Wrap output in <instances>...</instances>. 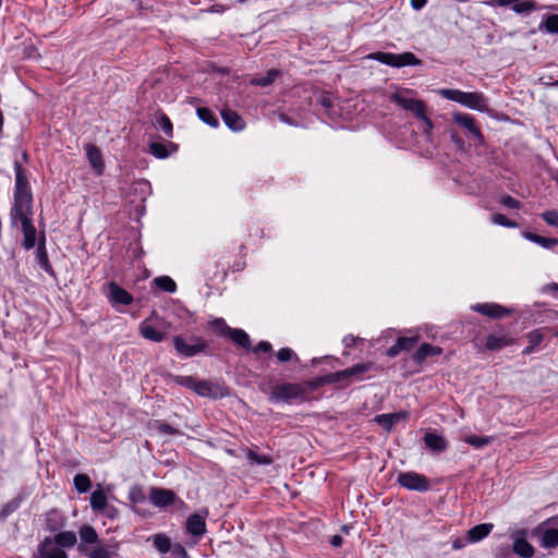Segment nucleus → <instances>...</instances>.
<instances>
[{
  "label": "nucleus",
  "mask_w": 558,
  "mask_h": 558,
  "mask_svg": "<svg viewBox=\"0 0 558 558\" xmlns=\"http://www.w3.org/2000/svg\"><path fill=\"white\" fill-rule=\"evenodd\" d=\"M438 94L445 99L456 101L472 110L481 112L487 111V99L481 92L466 93L460 89L442 88L438 90Z\"/></svg>",
  "instance_id": "obj_1"
},
{
  "label": "nucleus",
  "mask_w": 558,
  "mask_h": 558,
  "mask_svg": "<svg viewBox=\"0 0 558 558\" xmlns=\"http://www.w3.org/2000/svg\"><path fill=\"white\" fill-rule=\"evenodd\" d=\"M11 221L12 225H16L17 221L21 222L22 231H23V247L25 250H31L36 244V228L33 225L32 216H33V206L22 207V208H12L11 209Z\"/></svg>",
  "instance_id": "obj_2"
},
{
  "label": "nucleus",
  "mask_w": 558,
  "mask_h": 558,
  "mask_svg": "<svg viewBox=\"0 0 558 558\" xmlns=\"http://www.w3.org/2000/svg\"><path fill=\"white\" fill-rule=\"evenodd\" d=\"M15 189L14 204L12 208H22L33 206V195L29 190L28 180L25 170L19 160L14 161Z\"/></svg>",
  "instance_id": "obj_3"
},
{
  "label": "nucleus",
  "mask_w": 558,
  "mask_h": 558,
  "mask_svg": "<svg viewBox=\"0 0 558 558\" xmlns=\"http://www.w3.org/2000/svg\"><path fill=\"white\" fill-rule=\"evenodd\" d=\"M368 58L395 68L418 65L422 63V61L412 52H403L399 54L391 52H375L369 54Z\"/></svg>",
  "instance_id": "obj_4"
},
{
  "label": "nucleus",
  "mask_w": 558,
  "mask_h": 558,
  "mask_svg": "<svg viewBox=\"0 0 558 558\" xmlns=\"http://www.w3.org/2000/svg\"><path fill=\"white\" fill-rule=\"evenodd\" d=\"M397 483L409 490L427 492L430 488L429 480L413 471L399 473Z\"/></svg>",
  "instance_id": "obj_5"
},
{
  "label": "nucleus",
  "mask_w": 558,
  "mask_h": 558,
  "mask_svg": "<svg viewBox=\"0 0 558 558\" xmlns=\"http://www.w3.org/2000/svg\"><path fill=\"white\" fill-rule=\"evenodd\" d=\"M305 393V388L299 384L286 383L277 385L272 388L270 400L272 401H289L296 399Z\"/></svg>",
  "instance_id": "obj_6"
},
{
  "label": "nucleus",
  "mask_w": 558,
  "mask_h": 558,
  "mask_svg": "<svg viewBox=\"0 0 558 558\" xmlns=\"http://www.w3.org/2000/svg\"><path fill=\"white\" fill-rule=\"evenodd\" d=\"M527 531L525 529L517 530L512 533L513 539L512 550L515 555L522 558H532L535 554V549L532 544L526 539Z\"/></svg>",
  "instance_id": "obj_7"
},
{
  "label": "nucleus",
  "mask_w": 558,
  "mask_h": 558,
  "mask_svg": "<svg viewBox=\"0 0 558 558\" xmlns=\"http://www.w3.org/2000/svg\"><path fill=\"white\" fill-rule=\"evenodd\" d=\"M193 341V343H186L182 337L175 336L173 338V345L179 354L190 357L198 354L206 348V343L202 339L196 338Z\"/></svg>",
  "instance_id": "obj_8"
},
{
  "label": "nucleus",
  "mask_w": 558,
  "mask_h": 558,
  "mask_svg": "<svg viewBox=\"0 0 558 558\" xmlns=\"http://www.w3.org/2000/svg\"><path fill=\"white\" fill-rule=\"evenodd\" d=\"M452 119L458 125L466 129L478 141L480 144H483L484 136L481 130L476 126L475 119L472 116L468 113L456 112L453 113Z\"/></svg>",
  "instance_id": "obj_9"
},
{
  "label": "nucleus",
  "mask_w": 558,
  "mask_h": 558,
  "mask_svg": "<svg viewBox=\"0 0 558 558\" xmlns=\"http://www.w3.org/2000/svg\"><path fill=\"white\" fill-rule=\"evenodd\" d=\"M109 300L112 304L130 305L133 302V296L116 282L108 284Z\"/></svg>",
  "instance_id": "obj_10"
},
{
  "label": "nucleus",
  "mask_w": 558,
  "mask_h": 558,
  "mask_svg": "<svg viewBox=\"0 0 558 558\" xmlns=\"http://www.w3.org/2000/svg\"><path fill=\"white\" fill-rule=\"evenodd\" d=\"M149 498L155 506L167 507L174 502L175 494L165 488H151Z\"/></svg>",
  "instance_id": "obj_11"
},
{
  "label": "nucleus",
  "mask_w": 558,
  "mask_h": 558,
  "mask_svg": "<svg viewBox=\"0 0 558 558\" xmlns=\"http://www.w3.org/2000/svg\"><path fill=\"white\" fill-rule=\"evenodd\" d=\"M207 510L205 511V515H201L198 513L191 514L186 520V530L190 534L194 536H203L206 533V522L205 517L207 515Z\"/></svg>",
  "instance_id": "obj_12"
},
{
  "label": "nucleus",
  "mask_w": 558,
  "mask_h": 558,
  "mask_svg": "<svg viewBox=\"0 0 558 558\" xmlns=\"http://www.w3.org/2000/svg\"><path fill=\"white\" fill-rule=\"evenodd\" d=\"M85 151H86V156H87V159H88L92 168L98 174H101L105 169V162L102 160V154H101L100 149L93 144H86Z\"/></svg>",
  "instance_id": "obj_13"
},
{
  "label": "nucleus",
  "mask_w": 558,
  "mask_h": 558,
  "mask_svg": "<svg viewBox=\"0 0 558 558\" xmlns=\"http://www.w3.org/2000/svg\"><path fill=\"white\" fill-rule=\"evenodd\" d=\"M221 118L225 124L232 131H242L245 126L242 117L229 108L221 110Z\"/></svg>",
  "instance_id": "obj_14"
},
{
  "label": "nucleus",
  "mask_w": 558,
  "mask_h": 558,
  "mask_svg": "<svg viewBox=\"0 0 558 558\" xmlns=\"http://www.w3.org/2000/svg\"><path fill=\"white\" fill-rule=\"evenodd\" d=\"M473 310L493 318H499L510 313L508 308L494 303L477 304L473 307Z\"/></svg>",
  "instance_id": "obj_15"
},
{
  "label": "nucleus",
  "mask_w": 558,
  "mask_h": 558,
  "mask_svg": "<svg viewBox=\"0 0 558 558\" xmlns=\"http://www.w3.org/2000/svg\"><path fill=\"white\" fill-rule=\"evenodd\" d=\"M492 523L477 524L470 529L466 533L468 542L476 543L485 538L493 530Z\"/></svg>",
  "instance_id": "obj_16"
},
{
  "label": "nucleus",
  "mask_w": 558,
  "mask_h": 558,
  "mask_svg": "<svg viewBox=\"0 0 558 558\" xmlns=\"http://www.w3.org/2000/svg\"><path fill=\"white\" fill-rule=\"evenodd\" d=\"M410 94H413V90L403 89V90L393 93L390 96V100L396 102L398 106L402 107L404 110L410 111L414 107L416 101L418 100V99H414V98H410V97L405 96V95H410Z\"/></svg>",
  "instance_id": "obj_17"
},
{
  "label": "nucleus",
  "mask_w": 558,
  "mask_h": 558,
  "mask_svg": "<svg viewBox=\"0 0 558 558\" xmlns=\"http://www.w3.org/2000/svg\"><path fill=\"white\" fill-rule=\"evenodd\" d=\"M538 531H542L541 545L543 547L555 548L558 546V529L539 526Z\"/></svg>",
  "instance_id": "obj_18"
},
{
  "label": "nucleus",
  "mask_w": 558,
  "mask_h": 558,
  "mask_svg": "<svg viewBox=\"0 0 558 558\" xmlns=\"http://www.w3.org/2000/svg\"><path fill=\"white\" fill-rule=\"evenodd\" d=\"M513 340L507 335H489L486 340V349L497 351L512 344Z\"/></svg>",
  "instance_id": "obj_19"
},
{
  "label": "nucleus",
  "mask_w": 558,
  "mask_h": 558,
  "mask_svg": "<svg viewBox=\"0 0 558 558\" xmlns=\"http://www.w3.org/2000/svg\"><path fill=\"white\" fill-rule=\"evenodd\" d=\"M442 349L429 343H423L413 355V360L421 364L427 356L441 354Z\"/></svg>",
  "instance_id": "obj_20"
},
{
  "label": "nucleus",
  "mask_w": 558,
  "mask_h": 558,
  "mask_svg": "<svg viewBox=\"0 0 558 558\" xmlns=\"http://www.w3.org/2000/svg\"><path fill=\"white\" fill-rule=\"evenodd\" d=\"M424 442L426 444V446L434 450V451H444L447 449V441L446 439L440 436V435H437L435 433H427L425 436H424Z\"/></svg>",
  "instance_id": "obj_21"
},
{
  "label": "nucleus",
  "mask_w": 558,
  "mask_h": 558,
  "mask_svg": "<svg viewBox=\"0 0 558 558\" xmlns=\"http://www.w3.org/2000/svg\"><path fill=\"white\" fill-rule=\"evenodd\" d=\"M401 416V413L379 414L375 416L374 421L387 432H390L393 425L400 421Z\"/></svg>",
  "instance_id": "obj_22"
},
{
  "label": "nucleus",
  "mask_w": 558,
  "mask_h": 558,
  "mask_svg": "<svg viewBox=\"0 0 558 558\" xmlns=\"http://www.w3.org/2000/svg\"><path fill=\"white\" fill-rule=\"evenodd\" d=\"M378 368L379 367L374 362H367L354 364L353 366L345 368V371L349 377L355 376L356 378H360L362 374L369 371H378Z\"/></svg>",
  "instance_id": "obj_23"
},
{
  "label": "nucleus",
  "mask_w": 558,
  "mask_h": 558,
  "mask_svg": "<svg viewBox=\"0 0 558 558\" xmlns=\"http://www.w3.org/2000/svg\"><path fill=\"white\" fill-rule=\"evenodd\" d=\"M280 75V71L276 69L269 70L265 75L263 76H255L251 80V84L255 86H262L266 87L270 84H272Z\"/></svg>",
  "instance_id": "obj_24"
},
{
  "label": "nucleus",
  "mask_w": 558,
  "mask_h": 558,
  "mask_svg": "<svg viewBox=\"0 0 558 558\" xmlns=\"http://www.w3.org/2000/svg\"><path fill=\"white\" fill-rule=\"evenodd\" d=\"M140 332L145 339L151 340L154 342H161L166 337L163 332L145 323L141 325Z\"/></svg>",
  "instance_id": "obj_25"
},
{
  "label": "nucleus",
  "mask_w": 558,
  "mask_h": 558,
  "mask_svg": "<svg viewBox=\"0 0 558 558\" xmlns=\"http://www.w3.org/2000/svg\"><path fill=\"white\" fill-rule=\"evenodd\" d=\"M215 386L207 380H198L196 379L193 391L196 392L201 397H216Z\"/></svg>",
  "instance_id": "obj_26"
},
{
  "label": "nucleus",
  "mask_w": 558,
  "mask_h": 558,
  "mask_svg": "<svg viewBox=\"0 0 558 558\" xmlns=\"http://www.w3.org/2000/svg\"><path fill=\"white\" fill-rule=\"evenodd\" d=\"M81 545L80 549L84 550L83 544H96L98 542V535L93 526L84 525L80 530Z\"/></svg>",
  "instance_id": "obj_27"
},
{
  "label": "nucleus",
  "mask_w": 558,
  "mask_h": 558,
  "mask_svg": "<svg viewBox=\"0 0 558 558\" xmlns=\"http://www.w3.org/2000/svg\"><path fill=\"white\" fill-rule=\"evenodd\" d=\"M37 258H38V264L40 265V267L44 270H46L47 272L52 271V267L49 263L48 254H47L46 246H45V236H43L38 243Z\"/></svg>",
  "instance_id": "obj_28"
},
{
  "label": "nucleus",
  "mask_w": 558,
  "mask_h": 558,
  "mask_svg": "<svg viewBox=\"0 0 558 558\" xmlns=\"http://www.w3.org/2000/svg\"><path fill=\"white\" fill-rule=\"evenodd\" d=\"M228 336L240 347H242L244 349L251 348L250 337L244 330L231 328Z\"/></svg>",
  "instance_id": "obj_29"
},
{
  "label": "nucleus",
  "mask_w": 558,
  "mask_h": 558,
  "mask_svg": "<svg viewBox=\"0 0 558 558\" xmlns=\"http://www.w3.org/2000/svg\"><path fill=\"white\" fill-rule=\"evenodd\" d=\"M76 534L72 531L60 532L54 537V542L61 547H72L76 544Z\"/></svg>",
  "instance_id": "obj_30"
},
{
  "label": "nucleus",
  "mask_w": 558,
  "mask_h": 558,
  "mask_svg": "<svg viewBox=\"0 0 558 558\" xmlns=\"http://www.w3.org/2000/svg\"><path fill=\"white\" fill-rule=\"evenodd\" d=\"M107 506V496L105 492L98 489L90 495V507L94 510L102 511Z\"/></svg>",
  "instance_id": "obj_31"
},
{
  "label": "nucleus",
  "mask_w": 558,
  "mask_h": 558,
  "mask_svg": "<svg viewBox=\"0 0 558 558\" xmlns=\"http://www.w3.org/2000/svg\"><path fill=\"white\" fill-rule=\"evenodd\" d=\"M530 344L523 350V354H531L535 348L543 341L544 336L539 330H533L527 335Z\"/></svg>",
  "instance_id": "obj_32"
},
{
  "label": "nucleus",
  "mask_w": 558,
  "mask_h": 558,
  "mask_svg": "<svg viewBox=\"0 0 558 558\" xmlns=\"http://www.w3.org/2000/svg\"><path fill=\"white\" fill-rule=\"evenodd\" d=\"M524 236H525V239H527L534 243H537L546 248H549L553 245L558 243V240H556V239L544 238L542 235H538V234L532 233V232H525Z\"/></svg>",
  "instance_id": "obj_33"
},
{
  "label": "nucleus",
  "mask_w": 558,
  "mask_h": 558,
  "mask_svg": "<svg viewBox=\"0 0 558 558\" xmlns=\"http://www.w3.org/2000/svg\"><path fill=\"white\" fill-rule=\"evenodd\" d=\"M197 116L203 122H205L206 124H208L213 128H216L219 124L216 116L208 108H205V107L197 108Z\"/></svg>",
  "instance_id": "obj_34"
},
{
  "label": "nucleus",
  "mask_w": 558,
  "mask_h": 558,
  "mask_svg": "<svg viewBox=\"0 0 558 558\" xmlns=\"http://www.w3.org/2000/svg\"><path fill=\"white\" fill-rule=\"evenodd\" d=\"M246 457L251 464L268 465L272 463V458L266 454H258L252 449H246Z\"/></svg>",
  "instance_id": "obj_35"
},
{
  "label": "nucleus",
  "mask_w": 558,
  "mask_h": 558,
  "mask_svg": "<svg viewBox=\"0 0 558 558\" xmlns=\"http://www.w3.org/2000/svg\"><path fill=\"white\" fill-rule=\"evenodd\" d=\"M536 9V2L533 0H521L512 5V10L518 14H527Z\"/></svg>",
  "instance_id": "obj_36"
},
{
  "label": "nucleus",
  "mask_w": 558,
  "mask_h": 558,
  "mask_svg": "<svg viewBox=\"0 0 558 558\" xmlns=\"http://www.w3.org/2000/svg\"><path fill=\"white\" fill-rule=\"evenodd\" d=\"M154 282L159 289L166 292L173 293L177 290L175 282L168 276L157 277L154 279Z\"/></svg>",
  "instance_id": "obj_37"
},
{
  "label": "nucleus",
  "mask_w": 558,
  "mask_h": 558,
  "mask_svg": "<svg viewBox=\"0 0 558 558\" xmlns=\"http://www.w3.org/2000/svg\"><path fill=\"white\" fill-rule=\"evenodd\" d=\"M73 482L78 493H86L92 487L90 478L86 474H76Z\"/></svg>",
  "instance_id": "obj_38"
},
{
  "label": "nucleus",
  "mask_w": 558,
  "mask_h": 558,
  "mask_svg": "<svg viewBox=\"0 0 558 558\" xmlns=\"http://www.w3.org/2000/svg\"><path fill=\"white\" fill-rule=\"evenodd\" d=\"M493 439L494 438L490 436L470 435V436H466L464 440H465V442L473 446L474 448L480 449V448H483V447L489 445L493 441Z\"/></svg>",
  "instance_id": "obj_39"
},
{
  "label": "nucleus",
  "mask_w": 558,
  "mask_h": 558,
  "mask_svg": "<svg viewBox=\"0 0 558 558\" xmlns=\"http://www.w3.org/2000/svg\"><path fill=\"white\" fill-rule=\"evenodd\" d=\"M154 546L158 551L165 554L171 549L170 538L161 534L156 535L154 538Z\"/></svg>",
  "instance_id": "obj_40"
},
{
  "label": "nucleus",
  "mask_w": 558,
  "mask_h": 558,
  "mask_svg": "<svg viewBox=\"0 0 558 558\" xmlns=\"http://www.w3.org/2000/svg\"><path fill=\"white\" fill-rule=\"evenodd\" d=\"M88 558H111L112 553L109 550L108 546H98L88 553H86Z\"/></svg>",
  "instance_id": "obj_41"
},
{
  "label": "nucleus",
  "mask_w": 558,
  "mask_h": 558,
  "mask_svg": "<svg viewBox=\"0 0 558 558\" xmlns=\"http://www.w3.org/2000/svg\"><path fill=\"white\" fill-rule=\"evenodd\" d=\"M172 379L177 385L193 390L197 378H195L194 376L175 375V376H172Z\"/></svg>",
  "instance_id": "obj_42"
},
{
  "label": "nucleus",
  "mask_w": 558,
  "mask_h": 558,
  "mask_svg": "<svg viewBox=\"0 0 558 558\" xmlns=\"http://www.w3.org/2000/svg\"><path fill=\"white\" fill-rule=\"evenodd\" d=\"M39 555V558H68L66 554L58 547L48 550L40 548Z\"/></svg>",
  "instance_id": "obj_43"
},
{
  "label": "nucleus",
  "mask_w": 558,
  "mask_h": 558,
  "mask_svg": "<svg viewBox=\"0 0 558 558\" xmlns=\"http://www.w3.org/2000/svg\"><path fill=\"white\" fill-rule=\"evenodd\" d=\"M544 27L548 33H558V15H549L546 17L541 28Z\"/></svg>",
  "instance_id": "obj_44"
},
{
  "label": "nucleus",
  "mask_w": 558,
  "mask_h": 558,
  "mask_svg": "<svg viewBox=\"0 0 558 558\" xmlns=\"http://www.w3.org/2000/svg\"><path fill=\"white\" fill-rule=\"evenodd\" d=\"M149 151L157 158H166L169 155L167 147L161 143H151Z\"/></svg>",
  "instance_id": "obj_45"
},
{
  "label": "nucleus",
  "mask_w": 558,
  "mask_h": 558,
  "mask_svg": "<svg viewBox=\"0 0 558 558\" xmlns=\"http://www.w3.org/2000/svg\"><path fill=\"white\" fill-rule=\"evenodd\" d=\"M158 125L159 128L162 130V132L168 136V137H171L172 136V132H173V128H172V123L170 121V119L166 116V114H162L159 120H158Z\"/></svg>",
  "instance_id": "obj_46"
},
{
  "label": "nucleus",
  "mask_w": 558,
  "mask_h": 558,
  "mask_svg": "<svg viewBox=\"0 0 558 558\" xmlns=\"http://www.w3.org/2000/svg\"><path fill=\"white\" fill-rule=\"evenodd\" d=\"M416 342H417L416 337H400L397 340V343L399 344L401 351L411 350Z\"/></svg>",
  "instance_id": "obj_47"
},
{
  "label": "nucleus",
  "mask_w": 558,
  "mask_h": 558,
  "mask_svg": "<svg viewBox=\"0 0 558 558\" xmlns=\"http://www.w3.org/2000/svg\"><path fill=\"white\" fill-rule=\"evenodd\" d=\"M277 359L280 362H288L292 359H295V361H299L298 355L290 349V348H282L277 352Z\"/></svg>",
  "instance_id": "obj_48"
},
{
  "label": "nucleus",
  "mask_w": 558,
  "mask_h": 558,
  "mask_svg": "<svg viewBox=\"0 0 558 558\" xmlns=\"http://www.w3.org/2000/svg\"><path fill=\"white\" fill-rule=\"evenodd\" d=\"M492 220L494 223L496 225H499V226H504V227H509V228H512V227H515V222H512L511 220H509L505 215L502 214H496L492 217Z\"/></svg>",
  "instance_id": "obj_49"
},
{
  "label": "nucleus",
  "mask_w": 558,
  "mask_h": 558,
  "mask_svg": "<svg viewBox=\"0 0 558 558\" xmlns=\"http://www.w3.org/2000/svg\"><path fill=\"white\" fill-rule=\"evenodd\" d=\"M543 219L550 226L558 228V211L557 210H547L542 215Z\"/></svg>",
  "instance_id": "obj_50"
},
{
  "label": "nucleus",
  "mask_w": 558,
  "mask_h": 558,
  "mask_svg": "<svg viewBox=\"0 0 558 558\" xmlns=\"http://www.w3.org/2000/svg\"><path fill=\"white\" fill-rule=\"evenodd\" d=\"M213 326L218 330V333L221 336H228L231 328L226 324L222 318H216L213 322Z\"/></svg>",
  "instance_id": "obj_51"
},
{
  "label": "nucleus",
  "mask_w": 558,
  "mask_h": 558,
  "mask_svg": "<svg viewBox=\"0 0 558 558\" xmlns=\"http://www.w3.org/2000/svg\"><path fill=\"white\" fill-rule=\"evenodd\" d=\"M412 113L415 114L416 118L418 119H425V116H426V106L424 104V101L422 100H417L416 104L414 105V107L410 110Z\"/></svg>",
  "instance_id": "obj_52"
},
{
  "label": "nucleus",
  "mask_w": 558,
  "mask_h": 558,
  "mask_svg": "<svg viewBox=\"0 0 558 558\" xmlns=\"http://www.w3.org/2000/svg\"><path fill=\"white\" fill-rule=\"evenodd\" d=\"M350 378L347 374V371L343 369V371H339V372H336V373H332V374H329L327 377H326V380L328 383H339L341 380H344V379H348Z\"/></svg>",
  "instance_id": "obj_53"
},
{
  "label": "nucleus",
  "mask_w": 558,
  "mask_h": 558,
  "mask_svg": "<svg viewBox=\"0 0 558 558\" xmlns=\"http://www.w3.org/2000/svg\"><path fill=\"white\" fill-rule=\"evenodd\" d=\"M500 203L504 206L509 207V208L519 209L521 207V203L518 199H515L512 196H510V195L502 196L501 199H500Z\"/></svg>",
  "instance_id": "obj_54"
},
{
  "label": "nucleus",
  "mask_w": 558,
  "mask_h": 558,
  "mask_svg": "<svg viewBox=\"0 0 558 558\" xmlns=\"http://www.w3.org/2000/svg\"><path fill=\"white\" fill-rule=\"evenodd\" d=\"M156 424H157V429L160 433L168 434V435H178L179 434L178 429H175L174 427H172L171 425H169L167 423L157 422Z\"/></svg>",
  "instance_id": "obj_55"
},
{
  "label": "nucleus",
  "mask_w": 558,
  "mask_h": 558,
  "mask_svg": "<svg viewBox=\"0 0 558 558\" xmlns=\"http://www.w3.org/2000/svg\"><path fill=\"white\" fill-rule=\"evenodd\" d=\"M253 352H270L272 350L271 344L268 341H260L257 343L255 348L252 349Z\"/></svg>",
  "instance_id": "obj_56"
},
{
  "label": "nucleus",
  "mask_w": 558,
  "mask_h": 558,
  "mask_svg": "<svg viewBox=\"0 0 558 558\" xmlns=\"http://www.w3.org/2000/svg\"><path fill=\"white\" fill-rule=\"evenodd\" d=\"M170 550H172V553L175 556H179V557H182V558H187V553H186L185 548L181 544H174L173 546H171Z\"/></svg>",
  "instance_id": "obj_57"
},
{
  "label": "nucleus",
  "mask_w": 558,
  "mask_h": 558,
  "mask_svg": "<svg viewBox=\"0 0 558 558\" xmlns=\"http://www.w3.org/2000/svg\"><path fill=\"white\" fill-rule=\"evenodd\" d=\"M20 506V501L19 500H12L11 502H9L8 505H5L2 509V513L4 514H9L10 512L16 510Z\"/></svg>",
  "instance_id": "obj_58"
},
{
  "label": "nucleus",
  "mask_w": 558,
  "mask_h": 558,
  "mask_svg": "<svg viewBox=\"0 0 558 558\" xmlns=\"http://www.w3.org/2000/svg\"><path fill=\"white\" fill-rule=\"evenodd\" d=\"M356 338L352 335H348L343 338L342 342L347 348H352L356 343Z\"/></svg>",
  "instance_id": "obj_59"
},
{
  "label": "nucleus",
  "mask_w": 558,
  "mask_h": 558,
  "mask_svg": "<svg viewBox=\"0 0 558 558\" xmlns=\"http://www.w3.org/2000/svg\"><path fill=\"white\" fill-rule=\"evenodd\" d=\"M401 352L399 344L396 342L392 347H390L386 354L390 357L397 356Z\"/></svg>",
  "instance_id": "obj_60"
},
{
  "label": "nucleus",
  "mask_w": 558,
  "mask_h": 558,
  "mask_svg": "<svg viewBox=\"0 0 558 558\" xmlns=\"http://www.w3.org/2000/svg\"><path fill=\"white\" fill-rule=\"evenodd\" d=\"M427 0H411V5L415 10H421L425 4Z\"/></svg>",
  "instance_id": "obj_61"
},
{
  "label": "nucleus",
  "mask_w": 558,
  "mask_h": 558,
  "mask_svg": "<svg viewBox=\"0 0 558 558\" xmlns=\"http://www.w3.org/2000/svg\"><path fill=\"white\" fill-rule=\"evenodd\" d=\"M465 546V541L462 539V538H456L453 542H452V547L453 549H461Z\"/></svg>",
  "instance_id": "obj_62"
},
{
  "label": "nucleus",
  "mask_w": 558,
  "mask_h": 558,
  "mask_svg": "<svg viewBox=\"0 0 558 558\" xmlns=\"http://www.w3.org/2000/svg\"><path fill=\"white\" fill-rule=\"evenodd\" d=\"M343 539L340 535H333L330 539V544L333 546V547H338L342 544Z\"/></svg>",
  "instance_id": "obj_63"
},
{
  "label": "nucleus",
  "mask_w": 558,
  "mask_h": 558,
  "mask_svg": "<svg viewBox=\"0 0 558 558\" xmlns=\"http://www.w3.org/2000/svg\"><path fill=\"white\" fill-rule=\"evenodd\" d=\"M509 551L508 548H499L496 553L497 558H506L508 556Z\"/></svg>",
  "instance_id": "obj_64"
}]
</instances>
